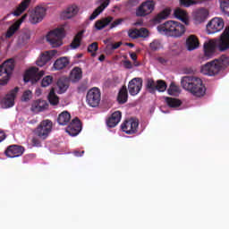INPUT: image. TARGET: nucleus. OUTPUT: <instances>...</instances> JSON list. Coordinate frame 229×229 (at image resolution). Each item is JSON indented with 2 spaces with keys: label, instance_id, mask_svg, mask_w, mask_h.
<instances>
[{
  "label": "nucleus",
  "instance_id": "25",
  "mask_svg": "<svg viewBox=\"0 0 229 229\" xmlns=\"http://www.w3.org/2000/svg\"><path fill=\"white\" fill-rule=\"evenodd\" d=\"M57 123L60 126H67L71 123V113L63 111L57 117Z\"/></svg>",
  "mask_w": 229,
  "mask_h": 229
},
{
  "label": "nucleus",
  "instance_id": "44",
  "mask_svg": "<svg viewBox=\"0 0 229 229\" xmlns=\"http://www.w3.org/2000/svg\"><path fill=\"white\" fill-rule=\"evenodd\" d=\"M181 6H184V8H189V6H192V4H197L198 2L195 0H179Z\"/></svg>",
  "mask_w": 229,
  "mask_h": 229
},
{
  "label": "nucleus",
  "instance_id": "18",
  "mask_svg": "<svg viewBox=\"0 0 229 229\" xmlns=\"http://www.w3.org/2000/svg\"><path fill=\"white\" fill-rule=\"evenodd\" d=\"M56 53V50H50L41 54V55L36 61V65L38 67H44V65H46V64H47V62H49V60H51V58H53Z\"/></svg>",
  "mask_w": 229,
  "mask_h": 229
},
{
  "label": "nucleus",
  "instance_id": "39",
  "mask_svg": "<svg viewBox=\"0 0 229 229\" xmlns=\"http://www.w3.org/2000/svg\"><path fill=\"white\" fill-rule=\"evenodd\" d=\"M167 92L169 96H178L180 94V87L176 86L174 82H172L167 89Z\"/></svg>",
  "mask_w": 229,
  "mask_h": 229
},
{
  "label": "nucleus",
  "instance_id": "28",
  "mask_svg": "<svg viewBox=\"0 0 229 229\" xmlns=\"http://www.w3.org/2000/svg\"><path fill=\"white\" fill-rule=\"evenodd\" d=\"M67 65H69V58L60 57L54 63V69H55V71H62V69H65Z\"/></svg>",
  "mask_w": 229,
  "mask_h": 229
},
{
  "label": "nucleus",
  "instance_id": "8",
  "mask_svg": "<svg viewBox=\"0 0 229 229\" xmlns=\"http://www.w3.org/2000/svg\"><path fill=\"white\" fill-rule=\"evenodd\" d=\"M86 102L92 108L99 106V103H101V91L99 89L93 88L89 89L86 95Z\"/></svg>",
  "mask_w": 229,
  "mask_h": 229
},
{
  "label": "nucleus",
  "instance_id": "50",
  "mask_svg": "<svg viewBox=\"0 0 229 229\" xmlns=\"http://www.w3.org/2000/svg\"><path fill=\"white\" fill-rule=\"evenodd\" d=\"M28 18V13L23 14L21 19H19L18 21H15V23L17 25H19L21 27V24H22L24 22V21H26V19Z\"/></svg>",
  "mask_w": 229,
  "mask_h": 229
},
{
  "label": "nucleus",
  "instance_id": "15",
  "mask_svg": "<svg viewBox=\"0 0 229 229\" xmlns=\"http://www.w3.org/2000/svg\"><path fill=\"white\" fill-rule=\"evenodd\" d=\"M80 131H81V121H80V118L75 117L67 126L66 132L72 137H76V135L80 134Z\"/></svg>",
  "mask_w": 229,
  "mask_h": 229
},
{
  "label": "nucleus",
  "instance_id": "5",
  "mask_svg": "<svg viewBox=\"0 0 229 229\" xmlns=\"http://www.w3.org/2000/svg\"><path fill=\"white\" fill-rule=\"evenodd\" d=\"M15 69V60L8 59L0 65V85H7L10 81V77Z\"/></svg>",
  "mask_w": 229,
  "mask_h": 229
},
{
  "label": "nucleus",
  "instance_id": "54",
  "mask_svg": "<svg viewBox=\"0 0 229 229\" xmlns=\"http://www.w3.org/2000/svg\"><path fill=\"white\" fill-rule=\"evenodd\" d=\"M121 46H123V42H117L112 45V49L113 51L115 49H119V47H121Z\"/></svg>",
  "mask_w": 229,
  "mask_h": 229
},
{
  "label": "nucleus",
  "instance_id": "63",
  "mask_svg": "<svg viewBox=\"0 0 229 229\" xmlns=\"http://www.w3.org/2000/svg\"><path fill=\"white\" fill-rule=\"evenodd\" d=\"M135 65H136V67H138L139 64H135Z\"/></svg>",
  "mask_w": 229,
  "mask_h": 229
},
{
  "label": "nucleus",
  "instance_id": "10",
  "mask_svg": "<svg viewBox=\"0 0 229 229\" xmlns=\"http://www.w3.org/2000/svg\"><path fill=\"white\" fill-rule=\"evenodd\" d=\"M155 10V1L147 0L143 2L136 10L137 17H146V15H149V13H153Z\"/></svg>",
  "mask_w": 229,
  "mask_h": 229
},
{
  "label": "nucleus",
  "instance_id": "53",
  "mask_svg": "<svg viewBox=\"0 0 229 229\" xmlns=\"http://www.w3.org/2000/svg\"><path fill=\"white\" fill-rule=\"evenodd\" d=\"M101 13L100 11H98V9L95 10L92 14L89 16V21H94V19H96L98 17V15H99Z\"/></svg>",
  "mask_w": 229,
  "mask_h": 229
},
{
  "label": "nucleus",
  "instance_id": "1",
  "mask_svg": "<svg viewBox=\"0 0 229 229\" xmlns=\"http://www.w3.org/2000/svg\"><path fill=\"white\" fill-rule=\"evenodd\" d=\"M216 47L221 52L229 49V26L225 29L217 41L209 40L208 42L204 43L205 58H210L214 55Z\"/></svg>",
  "mask_w": 229,
  "mask_h": 229
},
{
  "label": "nucleus",
  "instance_id": "12",
  "mask_svg": "<svg viewBox=\"0 0 229 229\" xmlns=\"http://www.w3.org/2000/svg\"><path fill=\"white\" fill-rule=\"evenodd\" d=\"M225 28V21L221 18H213L207 25V33L212 35L218 33Z\"/></svg>",
  "mask_w": 229,
  "mask_h": 229
},
{
  "label": "nucleus",
  "instance_id": "34",
  "mask_svg": "<svg viewBox=\"0 0 229 229\" xmlns=\"http://www.w3.org/2000/svg\"><path fill=\"white\" fill-rule=\"evenodd\" d=\"M165 103L170 108H178L179 106H182V101L178 98L166 97Z\"/></svg>",
  "mask_w": 229,
  "mask_h": 229
},
{
  "label": "nucleus",
  "instance_id": "26",
  "mask_svg": "<svg viewBox=\"0 0 229 229\" xmlns=\"http://www.w3.org/2000/svg\"><path fill=\"white\" fill-rule=\"evenodd\" d=\"M83 78V72L80 67H74L70 73V80L72 83H77V81H81Z\"/></svg>",
  "mask_w": 229,
  "mask_h": 229
},
{
  "label": "nucleus",
  "instance_id": "55",
  "mask_svg": "<svg viewBox=\"0 0 229 229\" xmlns=\"http://www.w3.org/2000/svg\"><path fill=\"white\" fill-rule=\"evenodd\" d=\"M6 139V134H4V131H0V142H3Z\"/></svg>",
  "mask_w": 229,
  "mask_h": 229
},
{
  "label": "nucleus",
  "instance_id": "14",
  "mask_svg": "<svg viewBox=\"0 0 229 229\" xmlns=\"http://www.w3.org/2000/svg\"><path fill=\"white\" fill-rule=\"evenodd\" d=\"M46 7L37 6L30 13V22L31 24H38V22H42V21H44V17H46Z\"/></svg>",
  "mask_w": 229,
  "mask_h": 229
},
{
  "label": "nucleus",
  "instance_id": "23",
  "mask_svg": "<svg viewBox=\"0 0 229 229\" xmlns=\"http://www.w3.org/2000/svg\"><path fill=\"white\" fill-rule=\"evenodd\" d=\"M49 104L46 100H36L31 106L32 112H44V110H47Z\"/></svg>",
  "mask_w": 229,
  "mask_h": 229
},
{
  "label": "nucleus",
  "instance_id": "40",
  "mask_svg": "<svg viewBox=\"0 0 229 229\" xmlns=\"http://www.w3.org/2000/svg\"><path fill=\"white\" fill-rule=\"evenodd\" d=\"M167 89V83L165 81L158 80L156 83V91L157 92H165Z\"/></svg>",
  "mask_w": 229,
  "mask_h": 229
},
{
  "label": "nucleus",
  "instance_id": "47",
  "mask_svg": "<svg viewBox=\"0 0 229 229\" xmlns=\"http://www.w3.org/2000/svg\"><path fill=\"white\" fill-rule=\"evenodd\" d=\"M128 35H129L130 38H140L139 30H137V29L129 30Z\"/></svg>",
  "mask_w": 229,
  "mask_h": 229
},
{
  "label": "nucleus",
  "instance_id": "6",
  "mask_svg": "<svg viewBox=\"0 0 229 229\" xmlns=\"http://www.w3.org/2000/svg\"><path fill=\"white\" fill-rule=\"evenodd\" d=\"M65 38V29L64 27L50 30L47 35V40L52 47H60L62 40Z\"/></svg>",
  "mask_w": 229,
  "mask_h": 229
},
{
  "label": "nucleus",
  "instance_id": "45",
  "mask_svg": "<svg viewBox=\"0 0 229 229\" xmlns=\"http://www.w3.org/2000/svg\"><path fill=\"white\" fill-rule=\"evenodd\" d=\"M33 93L31 92V90H25L21 96V101L26 103L31 99Z\"/></svg>",
  "mask_w": 229,
  "mask_h": 229
},
{
  "label": "nucleus",
  "instance_id": "33",
  "mask_svg": "<svg viewBox=\"0 0 229 229\" xmlns=\"http://www.w3.org/2000/svg\"><path fill=\"white\" fill-rule=\"evenodd\" d=\"M169 15H171V10L165 9L154 18V22L156 24H160V22H162V21H165V19H167Z\"/></svg>",
  "mask_w": 229,
  "mask_h": 229
},
{
  "label": "nucleus",
  "instance_id": "59",
  "mask_svg": "<svg viewBox=\"0 0 229 229\" xmlns=\"http://www.w3.org/2000/svg\"><path fill=\"white\" fill-rule=\"evenodd\" d=\"M105 58H106L105 55H100V56L98 57V60L99 62H105Z\"/></svg>",
  "mask_w": 229,
  "mask_h": 229
},
{
  "label": "nucleus",
  "instance_id": "57",
  "mask_svg": "<svg viewBox=\"0 0 229 229\" xmlns=\"http://www.w3.org/2000/svg\"><path fill=\"white\" fill-rule=\"evenodd\" d=\"M85 153V151H81V152H80V151H75L74 152V155H75V157H83V154Z\"/></svg>",
  "mask_w": 229,
  "mask_h": 229
},
{
  "label": "nucleus",
  "instance_id": "24",
  "mask_svg": "<svg viewBox=\"0 0 229 229\" xmlns=\"http://www.w3.org/2000/svg\"><path fill=\"white\" fill-rule=\"evenodd\" d=\"M174 15L179 21H182L186 26H189V15L187 12L183 11V9L177 8L174 12Z\"/></svg>",
  "mask_w": 229,
  "mask_h": 229
},
{
  "label": "nucleus",
  "instance_id": "51",
  "mask_svg": "<svg viewBox=\"0 0 229 229\" xmlns=\"http://www.w3.org/2000/svg\"><path fill=\"white\" fill-rule=\"evenodd\" d=\"M123 22V19H117L114 21H113L110 25L111 30L114 28H116V26H119Z\"/></svg>",
  "mask_w": 229,
  "mask_h": 229
},
{
  "label": "nucleus",
  "instance_id": "2",
  "mask_svg": "<svg viewBox=\"0 0 229 229\" xmlns=\"http://www.w3.org/2000/svg\"><path fill=\"white\" fill-rule=\"evenodd\" d=\"M181 85L184 90L191 92L195 98H203L207 94V88L203 85V81L200 78L184 76L181 81Z\"/></svg>",
  "mask_w": 229,
  "mask_h": 229
},
{
  "label": "nucleus",
  "instance_id": "42",
  "mask_svg": "<svg viewBox=\"0 0 229 229\" xmlns=\"http://www.w3.org/2000/svg\"><path fill=\"white\" fill-rule=\"evenodd\" d=\"M162 47V43H160L157 39L153 40L149 44V48L151 51H158Z\"/></svg>",
  "mask_w": 229,
  "mask_h": 229
},
{
  "label": "nucleus",
  "instance_id": "56",
  "mask_svg": "<svg viewBox=\"0 0 229 229\" xmlns=\"http://www.w3.org/2000/svg\"><path fill=\"white\" fill-rule=\"evenodd\" d=\"M130 56L133 62H137V54L135 52L131 53Z\"/></svg>",
  "mask_w": 229,
  "mask_h": 229
},
{
  "label": "nucleus",
  "instance_id": "22",
  "mask_svg": "<svg viewBox=\"0 0 229 229\" xmlns=\"http://www.w3.org/2000/svg\"><path fill=\"white\" fill-rule=\"evenodd\" d=\"M31 4V0H23L20 3V4L16 7L15 11L13 12V15L15 17H19L20 15H22L28 8H30V5Z\"/></svg>",
  "mask_w": 229,
  "mask_h": 229
},
{
  "label": "nucleus",
  "instance_id": "7",
  "mask_svg": "<svg viewBox=\"0 0 229 229\" xmlns=\"http://www.w3.org/2000/svg\"><path fill=\"white\" fill-rule=\"evenodd\" d=\"M51 131H53V122L50 120H43L34 130V135L41 139V140H46Z\"/></svg>",
  "mask_w": 229,
  "mask_h": 229
},
{
  "label": "nucleus",
  "instance_id": "31",
  "mask_svg": "<svg viewBox=\"0 0 229 229\" xmlns=\"http://www.w3.org/2000/svg\"><path fill=\"white\" fill-rule=\"evenodd\" d=\"M83 33H85V30H81L76 34L71 43L72 49H78V47L81 46V38H83Z\"/></svg>",
  "mask_w": 229,
  "mask_h": 229
},
{
  "label": "nucleus",
  "instance_id": "61",
  "mask_svg": "<svg viewBox=\"0 0 229 229\" xmlns=\"http://www.w3.org/2000/svg\"><path fill=\"white\" fill-rule=\"evenodd\" d=\"M187 74H192V72H194V71H192L191 69H189L186 71Z\"/></svg>",
  "mask_w": 229,
  "mask_h": 229
},
{
  "label": "nucleus",
  "instance_id": "13",
  "mask_svg": "<svg viewBox=\"0 0 229 229\" xmlns=\"http://www.w3.org/2000/svg\"><path fill=\"white\" fill-rule=\"evenodd\" d=\"M19 93V87L12 89L1 101L3 108H12L15 105V98Z\"/></svg>",
  "mask_w": 229,
  "mask_h": 229
},
{
  "label": "nucleus",
  "instance_id": "3",
  "mask_svg": "<svg viewBox=\"0 0 229 229\" xmlns=\"http://www.w3.org/2000/svg\"><path fill=\"white\" fill-rule=\"evenodd\" d=\"M229 65V57L222 55L219 58L206 64L201 68V72L207 76H216L219 74L223 69H226Z\"/></svg>",
  "mask_w": 229,
  "mask_h": 229
},
{
  "label": "nucleus",
  "instance_id": "52",
  "mask_svg": "<svg viewBox=\"0 0 229 229\" xmlns=\"http://www.w3.org/2000/svg\"><path fill=\"white\" fill-rule=\"evenodd\" d=\"M123 67L125 69H132L133 68V64H131V62L129 60L123 61Z\"/></svg>",
  "mask_w": 229,
  "mask_h": 229
},
{
  "label": "nucleus",
  "instance_id": "30",
  "mask_svg": "<svg viewBox=\"0 0 229 229\" xmlns=\"http://www.w3.org/2000/svg\"><path fill=\"white\" fill-rule=\"evenodd\" d=\"M112 21H114V18L112 16L106 17L102 20H98L95 23V28L98 31L101 30H104V28H106V26H108V24H110V22H112Z\"/></svg>",
  "mask_w": 229,
  "mask_h": 229
},
{
  "label": "nucleus",
  "instance_id": "19",
  "mask_svg": "<svg viewBox=\"0 0 229 229\" xmlns=\"http://www.w3.org/2000/svg\"><path fill=\"white\" fill-rule=\"evenodd\" d=\"M185 47L187 51H195L199 47V39L198 36L191 34L186 38Z\"/></svg>",
  "mask_w": 229,
  "mask_h": 229
},
{
  "label": "nucleus",
  "instance_id": "16",
  "mask_svg": "<svg viewBox=\"0 0 229 229\" xmlns=\"http://www.w3.org/2000/svg\"><path fill=\"white\" fill-rule=\"evenodd\" d=\"M4 154L9 158H17V157H22L24 154V147L19 145H11L6 148Z\"/></svg>",
  "mask_w": 229,
  "mask_h": 229
},
{
  "label": "nucleus",
  "instance_id": "58",
  "mask_svg": "<svg viewBox=\"0 0 229 229\" xmlns=\"http://www.w3.org/2000/svg\"><path fill=\"white\" fill-rule=\"evenodd\" d=\"M157 62H159V64H165L167 61L164 57H158Z\"/></svg>",
  "mask_w": 229,
  "mask_h": 229
},
{
  "label": "nucleus",
  "instance_id": "4",
  "mask_svg": "<svg viewBox=\"0 0 229 229\" xmlns=\"http://www.w3.org/2000/svg\"><path fill=\"white\" fill-rule=\"evenodd\" d=\"M157 31L159 33H165L167 37H174V38H180L182 35H185V25L174 21H168L159 26H157Z\"/></svg>",
  "mask_w": 229,
  "mask_h": 229
},
{
  "label": "nucleus",
  "instance_id": "27",
  "mask_svg": "<svg viewBox=\"0 0 229 229\" xmlns=\"http://www.w3.org/2000/svg\"><path fill=\"white\" fill-rule=\"evenodd\" d=\"M207 17H208V11L205 8L199 9L194 13V20L197 22H204V21L207 20Z\"/></svg>",
  "mask_w": 229,
  "mask_h": 229
},
{
  "label": "nucleus",
  "instance_id": "11",
  "mask_svg": "<svg viewBox=\"0 0 229 229\" xmlns=\"http://www.w3.org/2000/svg\"><path fill=\"white\" fill-rule=\"evenodd\" d=\"M122 131H124L127 135H133L137 133L139 130V120H135L131 118L129 120H125L121 124Z\"/></svg>",
  "mask_w": 229,
  "mask_h": 229
},
{
  "label": "nucleus",
  "instance_id": "60",
  "mask_svg": "<svg viewBox=\"0 0 229 229\" xmlns=\"http://www.w3.org/2000/svg\"><path fill=\"white\" fill-rule=\"evenodd\" d=\"M126 46L129 47H135V45L133 43H127Z\"/></svg>",
  "mask_w": 229,
  "mask_h": 229
},
{
  "label": "nucleus",
  "instance_id": "35",
  "mask_svg": "<svg viewBox=\"0 0 229 229\" xmlns=\"http://www.w3.org/2000/svg\"><path fill=\"white\" fill-rule=\"evenodd\" d=\"M57 87L59 89V93L64 94V92H66L67 89H69V81L64 80V79H59L57 81Z\"/></svg>",
  "mask_w": 229,
  "mask_h": 229
},
{
  "label": "nucleus",
  "instance_id": "21",
  "mask_svg": "<svg viewBox=\"0 0 229 229\" xmlns=\"http://www.w3.org/2000/svg\"><path fill=\"white\" fill-rule=\"evenodd\" d=\"M122 117H123V113H121V111H115L106 120V125L108 126V128H115V126L119 124V123H121Z\"/></svg>",
  "mask_w": 229,
  "mask_h": 229
},
{
  "label": "nucleus",
  "instance_id": "48",
  "mask_svg": "<svg viewBox=\"0 0 229 229\" xmlns=\"http://www.w3.org/2000/svg\"><path fill=\"white\" fill-rule=\"evenodd\" d=\"M110 4V0L104 1L97 9L102 13L105 8Z\"/></svg>",
  "mask_w": 229,
  "mask_h": 229
},
{
  "label": "nucleus",
  "instance_id": "62",
  "mask_svg": "<svg viewBox=\"0 0 229 229\" xmlns=\"http://www.w3.org/2000/svg\"><path fill=\"white\" fill-rule=\"evenodd\" d=\"M79 58H81V55H79Z\"/></svg>",
  "mask_w": 229,
  "mask_h": 229
},
{
  "label": "nucleus",
  "instance_id": "43",
  "mask_svg": "<svg viewBox=\"0 0 229 229\" xmlns=\"http://www.w3.org/2000/svg\"><path fill=\"white\" fill-rule=\"evenodd\" d=\"M53 83V76L47 75L41 81V87H49Z\"/></svg>",
  "mask_w": 229,
  "mask_h": 229
},
{
  "label": "nucleus",
  "instance_id": "37",
  "mask_svg": "<svg viewBox=\"0 0 229 229\" xmlns=\"http://www.w3.org/2000/svg\"><path fill=\"white\" fill-rule=\"evenodd\" d=\"M21 27L17 25L15 22L9 27V29L6 31L5 37L6 38H12L13 35H15V32L20 29Z\"/></svg>",
  "mask_w": 229,
  "mask_h": 229
},
{
  "label": "nucleus",
  "instance_id": "32",
  "mask_svg": "<svg viewBox=\"0 0 229 229\" xmlns=\"http://www.w3.org/2000/svg\"><path fill=\"white\" fill-rule=\"evenodd\" d=\"M145 87L149 94H155L157 92V81L151 78L146 79Z\"/></svg>",
  "mask_w": 229,
  "mask_h": 229
},
{
  "label": "nucleus",
  "instance_id": "17",
  "mask_svg": "<svg viewBox=\"0 0 229 229\" xmlns=\"http://www.w3.org/2000/svg\"><path fill=\"white\" fill-rule=\"evenodd\" d=\"M128 89L131 96H137L142 89V79L134 78L128 84Z\"/></svg>",
  "mask_w": 229,
  "mask_h": 229
},
{
  "label": "nucleus",
  "instance_id": "41",
  "mask_svg": "<svg viewBox=\"0 0 229 229\" xmlns=\"http://www.w3.org/2000/svg\"><path fill=\"white\" fill-rule=\"evenodd\" d=\"M99 49L98 42H93L88 47V53H91V56L96 57V51Z\"/></svg>",
  "mask_w": 229,
  "mask_h": 229
},
{
  "label": "nucleus",
  "instance_id": "20",
  "mask_svg": "<svg viewBox=\"0 0 229 229\" xmlns=\"http://www.w3.org/2000/svg\"><path fill=\"white\" fill-rule=\"evenodd\" d=\"M78 12H80V7H78L76 4H72L69 5L66 10L62 13L61 17L64 21H67V19H72V17H76V15H78Z\"/></svg>",
  "mask_w": 229,
  "mask_h": 229
},
{
  "label": "nucleus",
  "instance_id": "36",
  "mask_svg": "<svg viewBox=\"0 0 229 229\" xmlns=\"http://www.w3.org/2000/svg\"><path fill=\"white\" fill-rule=\"evenodd\" d=\"M48 101L50 103V105H52V106H56V105H58V103H60V98H58V96L56 95V93H55V89H52L48 94Z\"/></svg>",
  "mask_w": 229,
  "mask_h": 229
},
{
  "label": "nucleus",
  "instance_id": "9",
  "mask_svg": "<svg viewBox=\"0 0 229 229\" xmlns=\"http://www.w3.org/2000/svg\"><path fill=\"white\" fill-rule=\"evenodd\" d=\"M45 72L44 70L38 71V68L37 67H31L30 69L27 70L23 81L25 83H29V81H31L32 83H37L44 76Z\"/></svg>",
  "mask_w": 229,
  "mask_h": 229
},
{
  "label": "nucleus",
  "instance_id": "49",
  "mask_svg": "<svg viewBox=\"0 0 229 229\" xmlns=\"http://www.w3.org/2000/svg\"><path fill=\"white\" fill-rule=\"evenodd\" d=\"M33 146H36L37 148H40L42 142L40 141V140L37 137L32 138L31 140Z\"/></svg>",
  "mask_w": 229,
  "mask_h": 229
},
{
  "label": "nucleus",
  "instance_id": "38",
  "mask_svg": "<svg viewBox=\"0 0 229 229\" xmlns=\"http://www.w3.org/2000/svg\"><path fill=\"white\" fill-rule=\"evenodd\" d=\"M220 10L229 17V0H219Z\"/></svg>",
  "mask_w": 229,
  "mask_h": 229
},
{
  "label": "nucleus",
  "instance_id": "46",
  "mask_svg": "<svg viewBox=\"0 0 229 229\" xmlns=\"http://www.w3.org/2000/svg\"><path fill=\"white\" fill-rule=\"evenodd\" d=\"M138 34L140 38H147V37H149V30L146 28H141L138 30Z\"/></svg>",
  "mask_w": 229,
  "mask_h": 229
},
{
  "label": "nucleus",
  "instance_id": "29",
  "mask_svg": "<svg viewBox=\"0 0 229 229\" xmlns=\"http://www.w3.org/2000/svg\"><path fill=\"white\" fill-rule=\"evenodd\" d=\"M117 101L119 105H124V103L128 102V89L126 86H123L120 89L117 97Z\"/></svg>",
  "mask_w": 229,
  "mask_h": 229
}]
</instances>
